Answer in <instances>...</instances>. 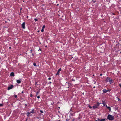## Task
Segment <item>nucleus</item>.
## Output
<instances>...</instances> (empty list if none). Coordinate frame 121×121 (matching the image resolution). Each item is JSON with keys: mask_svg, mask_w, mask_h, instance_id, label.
Returning <instances> with one entry per match:
<instances>
[{"mask_svg": "<svg viewBox=\"0 0 121 121\" xmlns=\"http://www.w3.org/2000/svg\"><path fill=\"white\" fill-rule=\"evenodd\" d=\"M105 81L107 82H109L110 84H111L114 82V80H112L110 78L107 77L106 78Z\"/></svg>", "mask_w": 121, "mask_h": 121, "instance_id": "1", "label": "nucleus"}, {"mask_svg": "<svg viewBox=\"0 0 121 121\" xmlns=\"http://www.w3.org/2000/svg\"><path fill=\"white\" fill-rule=\"evenodd\" d=\"M107 118L109 120L112 121L114 119L115 117L114 116L109 114L107 117Z\"/></svg>", "mask_w": 121, "mask_h": 121, "instance_id": "2", "label": "nucleus"}, {"mask_svg": "<svg viewBox=\"0 0 121 121\" xmlns=\"http://www.w3.org/2000/svg\"><path fill=\"white\" fill-rule=\"evenodd\" d=\"M101 104V103H99V102H97L96 104H95L93 106V109H95L97 108Z\"/></svg>", "mask_w": 121, "mask_h": 121, "instance_id": "3", "label": "nucleus"}, {"mask_svg": "<svg viewBox=\"0 0 121 121\" xmlns=\"http://www.w3.org/2000/svg\"><path fill=\"white\" fill-rule=\"evenodd\" d=\"M25 22H23L22 24V29H25Z\"/></svg>", "mask_w": 121, "mask_h": 121, "instance_id": "4", "label": "nucleus"}, {"mask_svg": "<svg viewBox=\"0 0 121 121\" xmlns=\"http://www.w3.org/2000/svg\"><path fill=\"white\" fill-rule=\"evenodd\" d=\"M61 68H60L58 69V71L57 72V73L56 74V75H59V73H60V71H61Z\"/></svg>", "mask_w": 121, "mask_h": 121, "instance_id": "5", "label": "nucleus"}, {"mask_svg": "<svg viewBox=\"0 0 121 121\" xmlns=\"http://www.w3.org/2000/svg\"><path fill=\"white\" fill-rule=\"evenodd\" d=\"M35 108H33L31 110V111L30 112V113H35Z\"/></svg>", "mask_w": 121, "mask_h": 121, "instance_id": "6", "label": "nucleus"}, {"mask_svg": "<svg viewBox=\"0 0 121 121\" xmlns=\"http://www.w3.org/2000/svg\"><path fill=\"white\" fill-rule=\"evenodd\" d=\"M13 86L12 85H11L10 86H9L8 87V90H9L11 89L13 87Z\"/></svg>", "mask_w": 121, "mask_h": 121, "instance_id": "7", "label": "nucleus"}, {"mask_svg": "<svg viewBox=\"0 0 121 121\" xmlns=\"http://www.w3.org/2000/svg\"><path fill=\"white\" fill-rule=\"evenodd\" d=\"M102 104H103V106H105V105L106 104V103L103 100H102Z\"/></svg>", "mask_w": 121, "mask_h": 121, "instance_id": "8", "label": "nucleus"}, {"mask_svg": "<svg viewBox=\"0 0 121 121\" xmlns=\"http://www.w3.org/2000/svg\"><path fill=\"white\" fill-rule=\"evenodd\" d=\"M31 114V113H30V112H28L27 113V116L28 117H29L30 116H31L32 115H30V114Z\"/></svg>", "mask_w": 121, "mask_h": 121, "instance_id": "9", "label": "nucleus"}, {"mask_svg": "<svg viewBox=\"0 0 121 121\" xmlns=\"http://www.w3.org/2000/svg\"><path fill=\"white\" fill-rule=\"evenodd\" d=\"M17 82L18 83H21V80H17Z\"/></svg>", "mask_w": 121, "mask_h": 121, "instance_id": "10", "label": "nucleus"}, {"mask_svg": "<svg viewBox=\"0 0 121 121\" xmlns=\"http://www.w3.org/2000/svg\"><path fill=\"white\" fill-rule=\"evenodd\" d=\"M10 76H14V73L13 72H12L11 73Z\"/></svg>", "mask_w": 121, "mask_h": 121, "instance_id": "11", "label": "nucleus"}, {"mask_svg": "<svg viewBox=\"0 0 121 121\" xmlns=\"http://www.w3.org/2000/svg\"><path fill=\"white\" fill-rule=\"evenodd\" d=\"M106 119H101L100 121H106Z\"/></svg>", "mask_w": 121, "mask_h": 121, "instance_id": "12", "label": "nucleus"}, {"mask_svg": "<svg viewBox=\"0 0 121 121\" xmlns=\"http://www.w3.org/2000/svg\"><path fill=\"white\" fill-rule=\"evenodd\" d=\"M108 110H109V111L110 112L111 111V109L110 107H108Z\"/></svg>", "mask_w": 121, "mask_h": 121, "instance_id": "13", "label": "nucleus"}, {"mask_svg": "<svg viewBox=\"0 0 121 121\" xmlns=\"http://www.w3.org/2000/svg\"><path fill=\"white\" fill-rule=\"evenodd\" d=\"M117 99L118 100V101H121V100L119 99V98L118 97H116Z\"/></svg>", "mask_w": 121, "mask_h": 121, "instance_id": "14", "label": "nucleus"}, {"mask_svg": "<svg viewBox=\"0 0 121 121\" xmlns=\"http://www.w3.org/2000/svg\"><path fill=\"white\" fill-rule=\"evenodd\" d=\"M33 65H34V66H37L36 65V63H33Z\"/></svg>", "mask_w": 121, "mask_h": 121, "instance_id": "15", "label": "nucleus"}, {"mask_svg": "<svg viewBox=\"0 0 121 121\" xmlns=\"http://www.w3.org/2000/svg\"><path fill=\"white\" fill-rule=\"evenodd\" d=\"M45 25H44L43 26L42 28L43 29L45 28Z\"/></svg>", "mask_w": 121, "mask_h": 121, "instance_id": "16", "label": "nucleus"}, {"mask_svg": "<svg viewBox=\"0 0 121 121\" xmlns=\"http://www.w3.org/2000/svg\"><path fill=\"white\" fill-rule=\"evenodd\" d=\"M39 91H38V92H37V93H36V96L37 95H38V94H39Z\"/></svg>", "mask_w": 121, "mask_h": 121, "instance_id": "17", "label": "nucleus"}, {"mask_svg": "<svg viewBox=\"0 0 121 121\" xmlns=\"http://www.w3.org/2000/svg\"><path fill=\"white\" fill-rule=\"evenodd\" d=\"M88 107L90 108H92V107H91V106H90L89 105L88 106Z\"/></svg>", "mask_w": 121, "mask_h": 121, "instance_id": "18", "label": "nucleus"}, {"mask_svg": "<svg viewBox=\"0 0 121 121\" xmlns=\"http://www.w3.org/2000/svg\"><path fill=\"white\" fill-rule=\"evenodd\" d=\"M118 85L119 86V87L121 88V84H119Z\"/></svg>", "mask_w": 121, "mask_h": 121, "instance_id": "19", "label": "nucleus"}, {"mask_svg": "<svg viewBox=\"0 0 121 121\" xmlns=\"http://www.w3.org/2000/svg\"><path fill=\"white\" fill-rule=\"evenodd\" d=\"M41 31L42 32H43L44 31L43 29L42 28Z\"/></svg>", "mask_w": 121, "mask_h": 121, "instance_id": "20", "label": "nucleus"}, {"mask_svg": "<svg viewBox=\"0 0 121 121\" xmlns=\"http://www.w3.org/2000/svg\"><path fill=\"white\" fill-rule=\"evenodd\" d=\"M37 83H38V82H35V85H39V84H37Z\"/></svg>", "mask_w": 121, "mask_h": 121, "instance_id": "21", "label": "nucleus"}, {"mask_svg": "<svg viewBox=\"0 0 121 121\" xmlns=\"http://www.w3.org/2000/svg\"><path fill=\"white\" fill-rule=\"evenodd\" d=\"M100 120H101V119H99V118H98V120H97L98 121H100Z\"/></svg>", "mask_w": 121, "mask_h": 121, "instance_id": "22", "label": "nucleus"}, {"mask_svg": "<svg viewBox=\"0 0 121 121\" xmlns=\"http://www.w3.org/2000/svg\"><path fill=\"white\" fill-rule=\"evenodd\" d=\"M105 106L107 108H108V107L107 105L106 104Z\"/></svg>", "mask_w": 121, "mask_h": 121, "instance_id": "23", "label": "nucleus"}, {"mask_svg": "<svg viewBox=\"0 0 121 121\" xmlns=\"http://www.w3.org/2000/svg\"><path fill=\"white\" fill-rule=\"evenodd\" d=\"M3 106V104H0V106L1 107Z\"/></svg>", "mask_w": 121, "mask_h": 121, "instance_id": "24", "label": "nucleus"}, {"mask_svg": "<svg viewBox=\"0 0 121 121\" xmlns=\"http://www.w3.org/2000/svg\"><path fill=\"white\" fill-rule=\"evenodd\" d=\"M34 19L35 21H37L38 20L36 18H35Z\"/></svg>", "mask_w": 121, "mask_h": 121, "instance_id": "25", "label": "nucleus"}, {"mask_svg": "<svg viewBox=\"0 0 121 121\" xmlns=\"http://www.w3.org/2000/svg\"><path fill=\"white\" fill-rule=\"evenodd\" d=\"M103 91H110L109 90H106L104 89L103 90Z\"/></svg>", "mask_w": 121, "mask_h": 121, "instance_id": "26", "label": "nucleus"}, {"mask_svg": "<svg viewBox=\"0 0 121 121\" xmlns=\"http://www.w3.org/2000/svg\"><path fill=\"white\" fill-rule=\"evenodd\" d=\"M40 112L41 113H43V112L42 110H40Z\"/></svg>", "mask_w": 121, "mask_h": 121, "instance_id": "27", "label": "nucleus"}, {"mask_svg": "<svg viewBox=\"0 0 121 121\" xmlns=\"http://www.w3.org/2000/svg\"><path fill=\"white\" fill-rule=\"evenodd\" d=\"M40 98V97L39 96H37V98L38 99H39Z\"/></svg>", "mask_w": 121, "mask_h": 121, "instance_id": "28", "label": "nucleus"}, {"mask_svg": "<svg viewBox=\"0 0 121 121\" xmlns=\"http://www.w3.org/2000/svg\"><path fill=\"white\" fill-rule=\"evenodd\" d=\"M51 79V78H50H50H48V79L49 80H50Z\"/></svg>", "mask_w": 121, "mask_h": 121, "instance_id": "29", "label": "nucleus"}, {"mask_svg": "<svg viewBox=\"0 0 121 121\" xmlns=\"http://www.w3.org/2000/svg\"><path fill=\"white\" fill-rule=\"evenodd\" d=\"M107 91H103V92L104 93H106Z\"/></svg>", "mask_w": 121, "mask_h": 121, "instance_id": "30", "label": "nucleus"}, {"mask_svg": "<svg viewBox=\"0 0 121 121\" xmlns=\"http://www.w3.org/2000/svg\"><path fill=\"white\" fill-rule=\"evenodd\" d=\"M32 96H33V95H32V94H30V97H32Z\"/></svg>", "mask_w": 121, "mask_h": 121, "instance_id": "31", "label": "nucleus"}, {"mask_svg": "<svg viewBox=\"0 0 121 121\" xmlns=\"http://www.w3.org/2000/svg\"><path fill=\"white\" fill-rule=\"evenodd\" d=\"M39 50L41 51V49L40 48H39V50L38 51H39Z\"/></svg>", "mask_w": 121, "mask_h": 121, "instance_id": "32", "label": "nucleus"}, {"mask_svg": "<svg viewBox=\"0 0 121 121\" xmlns=\"http://www.w3.org/2000/svg\"><path fill=\"white\" fill-rule=\"evenodd\" d=\"M112 14L113 15H115V13H112Z\"/></svg>", "mask_w": 121, "mask_h": 121, "instance_id": "33", "label": "nucleus"}, {"mask_svg": "<svg viewBox=\"0 0 121 121\" xmlns=\"http://www.w3.org/2000/svg\"><path fill=\"white\" fill-rule=\"evenodd\" d=\"M32 55L33 56L34 55V54L33 53H32Z\"/></svg>", "mask_w": 121, "mask_h": 121, "instance_id": "34", "label": "nucleus"}, {"mask_svg": "<svg viewBox=\"0 0 121 121\" xmlns=\"http://www.w3.org/2000/svg\"><path fill=\"white\" fill-rule=\"evenodd\" d=\"M102 75V74L101 73L100 74V76H101Z\"/></svg>", "mask_w": 121, "mask_h": 121, "instance_id": "35", "label": "nucleus"}, {"mask_svg": "<svg viewBox=\"0 0 121 121\" xmlns=\"http://www.w3.org/2000/svg\"><path fill=\"white\" fill-rule=\"evenodd\" d=\"M49 83L50 84H51L52 83V82H49Z\"/></svg>", "mask_w": 121, "mask_h": 121, "instance_id": "36", "label": "nucleus"}, {"mask_svg": "<svg viewBox=\"0 0 121 121\" xmlns=\"http://www.w3.org/2000/svg\"><path fill=\"white\" fill-rule=\"evenodd\" d=\"M32 51V49L31 50H30V52H31L30 53H31V51Z\"/></svg>", "mask_w": 121, "mask_h": 121, "instance_id": "37", "label": "nucleus"}, {"mask_svg": "<svg viewBox=\"0 0 121 121\" xmlns=\"http://www.w3.org/2000/svg\"><path fill=\"white\" fill-rule=\"evenodd\" d=\"M57 121H60V120H59Z\"/></svg>", "mask_w": 121, "mask_h": 121, "instance_id": "38", "label": "nucleus"}, {"mask_svg": "<svg viewBox=\"0 0 121 121\" xmlns=\"http://www.w3.org/2000/svg\"><path fill=\"white\" fill-rule=\"evenodd\" d=\"M39 32V30H38L37 31L38 32Z\"/></svg>", "mask_w": 121, "mask_h": 121, "instance_id": "39", "label": "nucleus"}, {"mask_svg": "<svg viewBox=\"0 0 121 121\" xmlns=\"http://www.w3.org/2000/svg\"><path fill=\"white\" fill-rule=\"evenodd\" d=\"M17 95H16V98H17Z\"/></svg>", "mask_w": 121, "mask_h": 121, "instance_id": "40", "label": "nucleus"}, {"mask_svg": "<svg viewBox=\"0 0 121 121\" xmlns=\"http://www.w3.org/2000/svg\"><path fill=\"white\" fill-rule=\"evenodd\" d=\"M93 88H95V86H94L93 87Z\"/></svg>", "mask_w": 121, "mask_h": 121, "instance_id": "41", "label": "nucleus"}, {"mask_svg": "<svg viewBox=\"0 0 121 121\" xmlns=\"http://www.w3.org/2000/svg\"><path fill=\"white\" fill-rule=\"evenodd\" d=\"M23 91H22V93H23Z\"/></svg>", "mask_w": 121, "mask_h": 121, "instance_id": "42", "label": "nucleus"}, {"mask_svg": "<svg viewBox=\"0 0 121 121\" xmlns=\"http://www.w3.org/2000/svg\"><path fill=\"white\" fill-rule=\"evenodd\" d=\"M9 48V49H10V48H11V47H10Z\"/></svg>", "mask_w": 121, "mask_h": 121, "instance_id": "43", "label": "nucleus"}, {"mask_svg": "<svg viewBox=\"0 0 121 121\" xmlns=\"http://www.w3.org/2000/svg\"><path fill=\"white\" fill-rule=\"evenodd\" d=\"M93 75V76H94V74H93V75Z\"/></svg>", "mask_w": 121, "mask_h": 121, "instance_id": "44", "label": "nucleus"}, {"mask_svg": "<svg viewBox=\"0 0 121 121\" xmlns=\"http://www.w3.org/2000/svg\"><path fill=\"white\" fill-rule=\"evenodd\" d=\"M72 80H73V81H75V80H73V79Z\"/></svg>", "mask_w": 121, "mask_h": 121, "instance_id": "45", "label": "nucleus"}, {"mask_svg": "<svg viewBox=\"0 0 121 121\" xmlns=\"http://www.w3.org/2000/svg\"><path fill=\"white\" fill-rule=\"evenodd\" d=\"M95 83H96V82H94V84H95Z\"/></svg>", "mask_w": 121, "mask_h": 121, "instance_id": "46", "label": "nucleus"}, {"mask_svg": "<svg viewBox=\"0 0 121 121\" xmlns=\"http://www.w3.org/2000/svg\"><path fill=\"white\" fill-rule=\"evenodd\" d=\"M58 108H60V107H58Z\"/></svg>", "mask_w": 121, "mask_h": 121, "instance_id": "47", "label": "nucleus"}, {"mask_svg": "<svg viewBox=\"0 0 121 121\" xmlns=\"http://www.w3.org/2000/svg\"><path fill=\"white\" fill-rule=\"evenodd\" d=\"M95 121H98L97 120H96Z\"/></svg>", "mask_w": 121, "mask_h": 121, "instance_id": "48", "label": "nucleus"}, {"mask_svg": "<svg viewBox=\"0 0 121 121\" xmlns=\"http://www.w3.org/2000/svg\"><path fill=\"white\" fill-rule=\"evenodd\" d=\"M14 97H15V95H14Z\"/></svg>", "mask_w": 121, "mask_h": 121, "instance_id": "49", "label": "nucleus"}, {"mask_svg": "<svg viewBox=\"0 0 121 121\" xmlns=\"http://www.w3.org/2000/svg\"><path fill=\"white\" fill-rule=\"evenodd\" d=\"M120 53L121 54V52H120Z\"/></svg>", "mask_w": 121, "mask_h": 121, "instance_id": "50", "label": "nucleus"}, {"mask_svg": "<svg viewBox=\"0 0 121 121\" xmlns=\"http://www.w3.org/2000/svg\"><path fill=\"white\" fill-rule=\"evenodd\" d=\"M47 47V46H45V47Z\"/></svg>", "mask_w": 121, "mask_h": 121, "instance_id": "51", "label": "nucleus"}]
</instances>
